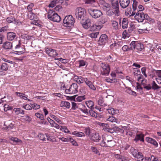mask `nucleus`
Instances as JSON below:
<instances>
[{"instance_id": "nucleus-53", "label": "nucleus", "mask_w": 161, "mask_h": 161, "mask_svg": "<svg viewBox=\"0 0 161 161\" xmlns=\"http://www.w3.org/2000/svg\"><path fill=\"white\" fill-rule=\"evenodd\" d=\"M21 37L22 38L24 39L29 40L31 38V36L26 34H23L21 35Z\"/></svg>"}, {"instance_id": "nucleus-20", "label": "nucleus", "mask_w": 161, "mask_h": 161, "mask_svg": "<svg viewBox=\"0 0 161 161\" xmlns=\"http://www.w3.org/2000/svg\"><path fill=\"white\" fill-rule=\"evenodd\" d=\"M111 25L113 29L115 31H117L119 29L118 22L115 20H112L111 21Z\"/></svg>"}, {"instance_id": "nucleus-29", "label": "nucleus", "mask_w": 161, "mask_h": 161, "mask_svg": "<svg viewBox=\"0 0 161 161\" xmlns=\"http://www.w3.org/2000/svg\"><path fill=\"white\" fill-rule=\"evenodd\" d=\"M15 94L17 96L19 97L21 99L24 100H27L28 101H31L30 99L27 98L26 97L24 96V95H25L24 94L18 92H16Z\"/></svg>"}, {"instance_id": "nucleus-46", "label": "nucleus", "mask_w": 161, "mask_h": 161, "mask_svg": "<svg viewBox=\"0 0 161 161\" xmlns=\"http://www.w3.org/2000/svg\"><path fill=\"white\" fill-rule=\"evenodd\" d=\"M91 149L93 153L95 154H97L99 155H100V153L96 147L92 146L91 147Z\"/></svg>"}, {"instance_id": "nucleus-24", "label": "nucleus", "mask_w": 161, "mask_h": 161, "mask_svg": "<svg viewBox=\"0 0 161 161\" xmlns=\"http://www.w3.org/2000/svg\"><path fill=\"white\" fill-rule=\"evenodd\" d=\"M85 99H86L85 96H78L77 95H75V96L74 101L75 102H80Z\"/></svg>"}, {"instance_id": "nucleus-39", "label": "nucleus", "mask_w": 161, "mask_h": 161, "mask_svg": "<svg viewBox=\"0 0 161 161\" xmlns=\"http://www.w3.org/2000/svg\"><path fill=\"white\" fill-rule=\"evenodd\" d=\"M46 134V133L44 134L41 133L39 134L38 136V137L41 140L45 141L46 139V138L47 137Z\"/></svg>"}, {"instance_id": "nucleus-43", "label": "nucleus", "mask_w": 161, "mask_h": 161, "mask_svg": "<svg viewBox=\"0 0 161 161\" xmlns=\"http://www.w3.org/2000/svg\"><path fill=\"white\" fill-rule=\"evenodd\" d=\"M138 76H139L137 79L138 81L139 82H141L142 84H145L144 82L145 81V82L146 80L145 79L143 78V75L141 74Z\"/></svg>"}, {"instance_id": "nucleus-51", "label": "nucleus", "mask_w": 161, "mask_h": 161, "mask_svg": "<svg viewBox=\"0 0 161 161\" xmlns=\"http://www.w3.org/2000/svg\"><path fill=\"white\" fill-rule=\"evenodd\" d=\"M10 139L11 141L14 142L16 143H21L22 142V141L21 140L15 137H12L10 138Z\"/></svg>"}, {"instance_id": "nucleus-21", "label": "nucleus", "mask_w": 161, "mask_h": 161, "mask_svg": "<svg viewBox=\"0 0 161 161\" xmlns=\"http://www.w3.org/2000/svg\"><path fill=\"white\" fill-rule=\"evenodd\" d=\"M91 23L89 19H87L82 24L83 27L85 29H88L91 26Z\"/></svg>"}, {"instance_id": "nucleus-11", "label": "nucleus", "mask_w": 161, "mask_h": 161, "mask_svg": "<svg viewBox=\"0 0 161 161\" xmlns=\"http://www.w3.org/2000/svg\"><path fill=\"white\" fill-rule=\"evenodd\" d=\"M107 142H102L100 143V146L102 147H112L115 145V142L114 140L109 141L107 139Z\"/></svg>"}, {"instance_id": "nucleus-23", "label": "nucleus", "mask_w": 161, "mask_h": 161, "mask_svg": "<svg viewBox=\"0 0 161 161\" xmlns=\"http://www.w3.org/2000/svg\"><path fill=\"white\" fill-rule=\"evenodd\" d=\"M9 68V65L6 63H2L1 65H0V71H7Z\"/></svg>"}, {"instance_id": "nucleus-40", "label": "nucleus", "mask_w": 161, "mask_h": 161, "mask_svg": "<svg viewBox=\"0 0 161 161\" xmlns=\"http://www.w3.org/2000/svg\"><path fill=\"white\" fill-rule=\"evenodd\" d=\"M80 104V103H76L75 102H71V109L75 110L79 108V106Z\"/></svg>"}, {"instance_id": "nucleus-22", "label": "nucleus", "mask_w": 161, "mask_h": 161, "mask_svg": "<svg viewBox=\"0 0 161 161\" xmlns=\"http://www.w3.org/2000/svg\"><path fill=\"white\" fill-rule=\"evenodd\" d=\"M146 140L148 142L153 144L156 147H157L158 146V143L156 140L151 138L146 137Z\"/></svg>"}, {"instance_id": "nucleus-44", "label": "nucleus", "mask_w": 161, "mask_h": 161, "mask_svg": "<svg viewBox=\"0 0 161 161\" xmlns=\"http://www.w3.org/2000/svg\"><path fill=\"white\" fill-rule=\"evenodd\" d=\"M107 121L111 122H115L117 123V119L114 117L113 116H109L108 118L107 119Z\"/></svg>"}, {"instance_id": "nucleus-12", "label": "nucleus", "mask_w": 161, "mask_h": 161, "mask_svg": "<svg viewBox=\"0 0 161 161\" xmlns=\"http://www.w3.org/2000/svg\"><path fill=\"white\" fill-rule=\"evenodd\" d=\"M45 52L50 57H55L58 55L56 50L52 48H46Z\"/></svg>"}, {"instance_id": "nucleus-14", "label": "nucleus", "mask_w": 161, "mask_h": 161, "mask_svg": "<svg viewBox=\"0 0 161 161\" xmlns=\"http://www.w3.org/2000/svg\"><path fill=\"white\" fill-rule=\"evenodd\" d=\"M90 139L95 142H99L101 139V136L99 134L97 133H93L90 136Z\"/></svg>"}, {"instance_id": "nucleus-27", "label": "nucleus", "mask_w": 161, "mask_h": 161, "mask_svg": "<svg viewBox=\"0 0 161 161\" xmlns=\"http://www.w3.org/2000/svg\"><path fill=\"white\" fill-rule=\"evenodd\" d=\"M134 140L136 142H137L139 140H140L142 142H143L144 141V136L143 134H137L136 135Z\"/></svg>"}, {"instance_id": "nucleus-52", "label": "nucleus", "mask_w": 161, "mask_h": 161, "mask_svg": "<svg viewBox=\"0 0 161 161\" xmlns=\"http://www.w3.org/2000/svg\"><path fill=\"white\" fill-rule=\"evenodd\" d=\"M122 35L124 39L129 37L130 36V34L126 30H125L123 32Z\"/></svg>"}, {"instance_id": "nucleus-19", "label": "nucleus", "mask_w": 161, "mask_h": 161, "mask_svg": "<svg viewBox=\"0 0 161 161\" xmlns=\"http://www.w3.org/2000/svg\"><path fill=\"white\" fill-rule=\"evenodd\" d=\"M12 46V43L7 41L3 43L2 47L5 50H9L11 49Z\"/></svg>"}, {"instance_id": "nucleus-8", "label": "nucleus", "mask_w": 161, "mask_h": 161, "mask_svg": "<svg viewBox=\"0 0 161 161\" xmlns=\"http://www.w3.org/2000/svg\"><path fill=\"white\" fill-rule=\"evenodd\" d=\"M78 86L76 83H73L70 86L69 89L65 90L66 94H74L77 92Z\"/></svg>"}, {"instance_id": "nucleus-41", "label": "nucleus", "mask_w": 161, "mask_h": 161, "mask_svg": "<svg viewBox=\"0 0 161 161\" xmlns=\"http://www.w3.org/2000/svg\"><path fill=\"white\" fill-rule=\"evenodd\" d=\"M60 130L65 133H68L70 134H71L66 126H61Z\"/></svg>"}, {"instance_id": "nucleus-63", "label": "nucleus", "mask_w": 161, "mask_h": 161, "mask_svg": "<svg viewBox=\"0 0 161 161\" xmlns=\"http://www.w3.org/2000/svg\"><path fill=\"white\" fill-rule=\"evenodd\" d=\"M125 14L126 15H128L130 14H131V15L132 13H131V8L130 7L126 9L125 12Z\"/></svg>"}, {"instance_id": "nucleus-45", "label": "nucleus", "mask_w": 161, "mask_h": 161, "mask_svg": "<svg viewBox=\"0 0 161 161\" xmlns=\"http://www.w3.org/2000/svg\"><path fill=\"white\" fill-rule=\"evenodd\" d=\"M98 103L99 105L102 106H106L105 103H104L103 98L102 97H100L98 101Z\"/></svg>"}, {"instance_id": "nucleus-6", "label": "nucleus", "mask_w": 161, "mask_h": 161, "mask_svg": "<svg viewBox=\"0 0 161 161\" xmlns=\"http://www.w3.org/2000/svg\"><path fill=\"white\" fill-rule=\"evenodd\" d=\"M130 46H132V50H135L137 52L141 51L144 48L143 44L138 41H132L130 44Z\"/></svg>"}, {"instance_id": "nucleus-28", "label": "nucleus", "mask_w": 161, "mask_h": 161, "mask_svg": "<svg viewBox=\"0 0 161 161\" xmlns=\"http://www.w3.org/2000/svg\"><path fill=\"white\" fill-rule=\"evenodd\" d=\"M138 5V2L136 0H133L132 5V8L133 11L132 12L131 15L134 16L136 14V10L137 9V7Z\"/></svg>"}, {"instance_id": "nucleus-15", "label": "nucleus", "mask_w": 161, "mask_h": 161, "mask_svg": "<svg viewBox=\"0 0 161 161\" xmlns=\"http://www.w3.org/2000/svg\"><path fill=\"white\" fill-rule=\"evenodd\" d=\"M119 2L121 7L123 8H127L130 3V0H119Z\"/></svg>"}, {"instance_id": "nucleus-48", "label": "nucleus", "mask_w": 161, "mask_h": 161, "mask_svg": "<svg viewBox=\"0 0 161 161\" xmlns=\"http://www.w3.org/2000/svg\"><path fill=\"white\" fill-rule=\"evenodd\" d=\"M99 34L98 32H93L90 33L89 36L92 38H96L97 37Z\"/></svg>"}, {"instance_id": "nucleus-47", "label": "nucleus", "mask_w": 161, "mask_h": 161, "mask_svg": "<svg viewBox=\"0 0 161 161\" xmlns=\"http://www.w3.org/2000/svg\"><path fill=\"white\" fill-rule=\"evenodd\" d=\"M133 73L135 76H138L141 74L140 70L137 68H134Z\"/></svg>"}, {"instance_id": "nucleus-56", "label": "nucleus", "mask_w": 161, "mask_h": 161, "mask_svg": "<svg viewBox=\"0 0 161 161\" xmlns=\"http://www.w3.org/2000/svg\"><path fill=\"white\" fill-rule=\"evenodd\" d=\"M89 113L92 117H96L97 116V113L92 110V109L89 111Z\"/></svg>"}, {"instance_id": "nucleus-55", "label": "nucleus", "mask_w": 161, "mask_h": 161, "mask_svg": "<svg viewBox=\"0 0 161 161\" xmlns=\"http://www.w3.org/2000/svg\"><path fill=\"white\" fill-rule=\"evenodd\" d=\"M28 17L31 19H36V15L33 13H30V14H28Z\"/></svg>"}, {"instance_id": "nucleus-18", "label": "nucleus", "mask_w": 161, "mask_h": 161, "mask_svg": "<svg viewBox=\"0 0 161 161\" xmlns=\"http://www.w3.org/2000/svg\"><path fill=\"white\" fill-rule=\"evenodd\" d=\"M87 78H84L81 76H78L75 75L74 77V79L76 82L79 84H80L83 83L84 82H85L86 79Z\"/></svg>"}, {"instance_id": "nucleus-5", "label": "nucleus", "mask_w": 161, "mask_h": 161, "mask_svg": "<svg viewBox=\"0 0 161 161\" xmlns=\"http://www.w3.org/2000/svg\"><path fill=\"white\" fill-rule=\"evenodd\" d=\"M110 68L108 64L102 63L101 64V75L104 76H108L110 72Z\"/></svg>"}, {"instance_id": "nucleus-36", "label": "nucleus", "mask_w": 161, "mask_h": 161, "mask_svg": "<svg viewBox=\"0 0 161 161\" xmlns=\"http://www.w3.org/2000/svg\"><path fill=\"white\" fill-rule=\"evenodd\" d=\"M151 85L152 88L153 90H156L161 88V87L158 86L154 81H153Z\"/></svg>"}, {"instance_id": "nucleus-10", "label": "nucleus", "mask_w": 161, "mask_h": 161, "mask_svg": "<svg viewBox=\"0 0 161 161\" xmlns=\"http://www.w3.org/2000/svg\"><path fill=\"white\" fill-rule=\"evenodd\" d=\"M108 40V36L105 34H102L100 36L98 43L100 45H104L107 42Z\"/></svg>"}, {"instance_id": "nucleus-61", "label": "nucleus", "mask_w": 161, "mask_h": 161, "mask_svg": "<svg viewBox=\"0 0 161 161\" xmlns=\"http://www.w3.org/2000/svg\"><path fill=\"white\" fill-rule=\"evenodd\" d=\"M4 109L5 111H7L8 110H10L12 109V107L9 106L8 104H5L4 106Z\"/></svg>"}, {"instance_id": "nucleus-32", "label": "nucleus", "mask_w": 161, "mask_h": 161, "mask_svg": "<svg viewBox=\"0 0 161 161\" xmlns=\"http://www.w3.org/2000/svg\"><path fill=\"white\" fill-rule=\"evenodd\" d=\"M71 134L78 137H81L85 136L84 133L81 132H79L77 131H74L71 133Z\"/></svg>"}, {"instance_id": "nucleus-2", "label": "nucleus", "mask_w": 161, "mask_h": 161, "mask_svg": "<svg viewBox=\"0 0 161 161\" xmlns=\"http://www.w3.org/2000/svg\"><path fill=\"white\" fill-rule=\"evenodd\" d=\"M130 152L133 156L137 159V161H143V155L142 153L139 152L137 149L132 147L130 148Z\"/></svg>"}, {"instance_id": "nucleus-1", "label": "nucleus", "mask_w": 161, "mask_h": 161, "mask_svg": "<svg viewBox=\"0 0 161 161\" xmlns=\"http://www.w3.org/2000/svg\"><path fill=\"white\" fill-rule=\"evenodd\" d=\"M47 14V18L52 21L59 22L61 20L60 16L53 10L50 9Z\"/></svg>"}, {"instance_id": "nucleus-30", "label": "nucleus", "mask_w": 161, "mask_h": 161, "mask_svg": "<svg viewBox=\"0 0 161 161\" xmlns=\"http://www.w3.org/2000/svg\"><path fill=\"white\" fill-rule=\"evenodd\" d=\"M60 105L61 107H64L67 108H69L70 107V103L67 101H61Z\"/></svg>"}, {"instance_id": "nucleus-49", "label": "nucleus", "mask_w": 161, "mask_h": 161, "mask_svg": "<svg viewBox=\"0 0 161 161\" xmlns=\"http://www.w3.org/2000/svg\"><path fill=\"white\" fill-rule=\"evenodd\" d=\"M15 20V18L13 16H10L7 18L6 21L9 23L12 22Z\"/></svg>"}, {"instance_id": "nucleus-25", "label": "nucleus", "mask_w": 161, "mask_h": 161, "mask_svg": "<svg viewBox=\"0 0 161 161\" xmlns=\"http://www.w3.org/2000/svg\"><path fill=\"white\" fill-rule=\"evenodd\" d=\"M107 110L108 113L112 115L117 114L119 113V110H118L114 109L113 108H110Z\"/></svg>"}, {"instance_id": "nucleus-60", "label": "nucleus", "mask_w": 161, "mask_h": 161, "mask_svg": "<svg viewBox=\"0 0 161 161\" xmlns=\"http://www.w3.org/2000/svg\"><path fill=\"white\" fill-rule=\"evenodd\" d=\"M32 108L34 109H39L40 108V106L36 103H33L31 105Z\"/></svg>"}, {"instance_id": "nucleus-62", "label": "nucleus", "mask_w": 161, "mask_h": 161, "mask_svg": "<svg viewBox=\"0 0 161 161\" xmlns=\"http://www.w3.org/2000/svg\"><path fill=\"white\" fill-rule=\"evenodd\" d=\"M22 108L25 109L27 110H30L32 109L31 106L29 104H27L23 105L22 107Z\"/></svg>"}, {"instance_id": "nucleus-13", "label": "nucleus", "mask_w": 161, "mask_h": 161, "mask_svg": "<svg viewBox=\"0 0 161 161\" xmlns=\"http://www.w3.org/2000/svg\"><path fill=\"white\" fill-rule=\"evenodd\" d=\"M111 4L112 8L115 9L117 13L119 12V1L118 0H111Z\"/></svg>"}, {"instance_id": "nucleus-17", "label": "nucleus", "mask_w": 161, "mask_h": 161, "mask_svg": "<svg viewBox=\"0 0 161 161\" xmlns=\"http://www.w3.org/2000/svg\"><path fill=\"white\" fill-rule=\"evenodd\" d=\"M85 83L91 90L94 91L96 90V86L93 84L92 82L87 78L86 79Z\"/></svg>"}, {"instance_id": "nucleus-26", "label": "nucleus", "mask_w": 161, "mask_h": 161, "mask_svg": "<svg viewBox=\"0 0 161 161\" xmlns=\"http://www.w3.org/2000/svg\"><path fill=\"white\" fill-rule=\"evenodd\" d=\"M16 36V34L14 32H8L7 33V39L9 41H12L15 38Z\"/></svg>"}, {"instance_id": "nucleus-54", "label": "nucleus", "mask_w": 161, "mask_h": 161, "mask_svg": "<svg viewBox=\"0 0 161 161\" xmlns=\"http://www.w3.org/2000/svg\"><path fill=\"white\" fill-rule=\"evenodd\" d=\"M35 116L41 120H43L44 119V116L43 114L37 113L35 114Z\"/></svg>"}, {"instance_id": "nucleus-16", "label": "nucleus", "mask_w": 161, "mask_h": 161, "mask_svg": "<svg viewBox=\"0 0 161 161\" xmlns=\"http://www.w3.org/2000/svg\"><path fill=\"white\" fill-rule=\"evenodd\" d=\"M4 126L5 127H3V129L7 131L12 130L14 127V125L12 123H9L8 122H7L6 123L5 122Z\"/></svg>"}, {"instance_id": "nucleus-31", "label": "nucleus", "mask_w": 161, "mask_h": 161, "mask_svg": "<svg viewBox=\"0 0 161 161\" xmlns=\"http://www.w3.org/2000/svg\"><path fill=\"white\" fill-rule=\"evenodd\" d=\"M128 22L127 19L124 18L122 22V27L123 29H125L128 27Z\"/></svg>"}, {"instance_id": "nucleus-35", "label": "nucleus", "mask_w": 161, "mask_h": 161, "mask_svg": "<svg viewBox=\"0 0 161 161\" xmlns=\"http://www.w3.org/2000/svg\"><path fill=\"white\" fill-rule=\"evenodd\" d=\"M51 117L52 119H54L58 123L61 124H63V121L58 117H57L55 115L53 114L51 116Z\"/></svg>"}, {"instance_id": "nucleus-50", "label": "nucleus", "mask_w": 161, "mask_h": 161, "mask_svg": "<svg viewBox=\"0 0 161 161\" xmlns=\"http://www.w3.org/2000/svg\"><path fill=\"white\" fill-rule=\"evenodd\" d=\"M59 1L58 0H53L49 5V7L52 8L54 7L56 5V4Z\"/></svg>"}, {"instance_id": "nucleus-42", "label": "nucleus", "mask_w": 161, "mask_h": 161, "mask_svg": "<svg viewBox=\"0 0 161 161\" xmlns=\"http://www.w3.org/2000/svg\"><path fill=\"white\" fill-rule=\"evenodd\" d=\"M122 50L124 52H126L130 50H132V47L130 46V47L127 45H124L122 47Z\"/></svg>"}, {"instance_id": "nucleus-64", "label": "nucleus", "mask_w": 161, "mask_h": 161, "mask_svg": "<svg viewBox=\"0 0 161 161\" xmlns=\"http://www.w3.org/2000/svg\"><path fill=\"white\" fill-rule=\"evenodd\" d=\"M146 16V19L149 21L151 23L153 24L154 22L155 21L154 19L150 18L148 14H147Z\"/></svg>"}, {"instance_id": "nucleus-34", "label": "nucleus", "mask_w": 161, "mask_h": 161, "mask_svg": "<svg viewBox=\"0 0 161 161\" xmlns=\"http://www.w3.org/2000/svg\"><path fill=\"white\" fill-rule=\"evenodd\" d=\"M86 104L87 107L91 109L94 108V104L92 101L91 100L86 101Z\"/></svg>"}, {"instance_id": "nucleus-37", "label": "nucleus", "mask_w": 161, "mask_h": 161, "mask_svg": "<svg viewBox=\"0 0 161 161\" xmlns=\"http://www.w3.org/2000/svg\"><path fill=\"white\" fill-rule=\"evenodd\" d=\"M99 3L100 4L103 5V6L106 8L109 9L110 7V4L104 1L103 0H101L99 1Z\"/></svg>"}, {"instance_id": "nucleus-38", "label": "nucleus", "mask_w": 161, "mask_h": 161, "mask_svg": "<svg viewBox=\"0 0 161 161\" xmlns=\"http://www.w3.org/2000/svg\"><path fill=\"white\" fill-rule=\"evenodd\" d=\"M102 28L101 25L96 24H94L91 27L90 29L92 31H95L96 30H100Z\"/></svg>"}, {"instance_id": "nucleus-4", "label": "nucleus", "mask_w": 161, "mask_h": 161, "mask_svg": "<svg viewBox=\"0 0 161 161\" xmlns=\"http://www.w3.org/2000/svg\"><path fill=\"white\" fill-rule=\"evenodd\" d=\"M75 14L78 19L83 20L86 15V11L84 8L78 7L75 10Z\"/></svg>"}, {"instance_id": "nucleus-3", "label": "nucleus", "mask_w": 161, "mask_h": 161, "mask_svg": "<svg viewBox=\"0 0 161 161\" xmlns=\"http://www.w3.org/2000/svg\"><path fill=\"white\" fill-rule=\"evenodd\" d=\"M75 22V19L71 15L65 16L63 20V25L64 26L70 27L73 25Z\"/></svg>"}, {"instance_id": "nucleus-57", "label": "nucleus", "mask_w": 161, "mask_h": 161, "mask_svg": "<svg viewBox=\"0 0 161 161\" xmlns=\"http://www.w3.org/2000/svg\"><path fill=\"white\" fill-rule=\"evenodd\" d=\"M34 4L31 3L27 6V9L29 12L31 13L33 10V8L34 7Z\"/></svg>"}, {"instance_id": "nucleus-59", "label": "nucleus", "mask_w": 161, "mask_h": 161, "mask_svg": "<svg viewBox=\"0 0 161 161\" xmlns=\"http://www.w3.org/2000/svg\"><path fill=\"white\" fill-rule=\"evenodd\" d=\"M25 51V49L24 48V47L23 46L22 47L19 49V50H16L15 51L17 52L18 54H20L23 53Z\"/></svg>"}, {"instance_id": "nucleus-9", "label": "nucleus", "mask_w": 161, "mask_h": 161, "mask_svg": "<svg viewBox=\"0 0 161 161\" xmlns=\"http://www.w3.org/2000/svg\"><path fill=\"white\" fill-rule=\"evenodd\" d=\"M147 14H144L141 11H138L135 16V18L139 22H142L146 19V15Z\"/></svg>"}, {"instance_id": "nucleus-58", "label": "nucleus", "mask_w": 161, "mask_h": 161, "mask_svg": "<svg viewBox=\"0 0 161 161\" xmlns=\"http://www.w3.org/2000/svg\"><path fill=\"white\" fill-rule=\"evenodd\" d=\"M85 132L86 135L88 136H90L91 135V130L90 128L87 127L85 129Z\"/></svg>"}, {"instance_id": "nucleus-33", "label": "nucleus", "mask_w": 161, "mask_h": 161, "mask_svg": "<svg viewBox=\"0 0 161 161\" xmlns=\"http://www.w3.org/2000/svg\"><path fill=\"white\" fill-rule=\"evenodd\" d=\"M46 135L47 136V140L48 141L51 142H57L55 138L53 137L52 136L50 135L48 133H46Z\"/></svg>"}, {"instance_id": "nucleus-7", "label": "nucleus", "mask_w": 161, "mask_h": 161, "mask_svg": "<svg viewBox=\"0 0 161 161\" xmlns=\"http://www.w3.org/2000/svg\"><path fill=\"white\" fill-rule=\"evenodd\" d=\"M88 11L92 17L95 19L99 17L102 15V12L98 9L91 8L88 9Z\"/></svg>"}]
</instances>
